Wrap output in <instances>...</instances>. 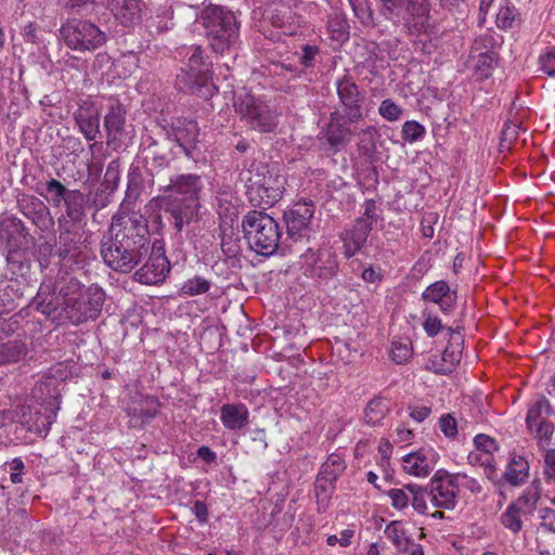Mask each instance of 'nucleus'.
<instances>
[{
  "label": "nucleus",
  "instance_id": "f257e3e1",
  "mask_svg": "<svg viewBox=\"0 0 555 555\" xmlns=\"http://www.w3.org/2000/svg\"><path fill=\"white\" fill-rule=\"evenodd\" d=\"M105 300L104 291L91 285L85 288L75 278L61 279L56 285L43 281L33 306L47 319L56 323L68 320L78 325L95 320L102 311Z\"/></svg>",
  "mask_w": 555,
  "mask_h": 555
},
{
  "label": "nucleus",
  "instance_id": "f03ea898",
  "mask_svg": "<svg viewBox=\"0 0 555 555\" xmlns=\"http://www.w3.org/2000/svg\"><path fill=\"white\" fill-rule=\"evenodd\" d=\"M132 197L137 199L138 194L128 190L118 215L113 218L112 230L116 231L115 237L101 246L104 262L113 270L124 273L132 270L139 255V221L135 212L130 209Z\"/></svg>",
  "mask_w": 555,
  "mask_h": 555
},
{
  "label": "nucleus",
  "instance_id": "7ed1b4c3",
  "mask_svg": "<svg viewBox=\"0 0 555 555\" xmlns=\"http://www.w3.org/2000/svg\"><path fill=\"white\" fill-rule=\"evenodd\" d=\"M156 177L158 189L168 193L165 211L172 219L175 229L181 232L184 224L197 220L202 178L194 173L167 177L162 170H157Z\"/></svg>",
  "mask_w": 555,
  "mask_h": 555
},
{
  "label": "nucleus",
  "instance_id": "20e7f679",
  "mask_svg": "<svg viewBox=\"0 0 555 555\" xmlns=\"http://www.w3.org/2000/svg\"><path fill=\"white\" fill-rule=\"evenodd\" d=\"M246 195L254 207L266 210L281 201L285 192L286 178L275 165L253 162L240 173Z\"/></svg>",
  "mask_w": 555,
  "mask_h": 555
},
{
  "label": "nucleus",
  "instance_id": "39448f33",
  "mask_svg": "<svg viewBox=\"0 0 555 555\" xmlns=\"http://www.w3.org/2000/svg\"><path fill=\"white\" fill-rule=\"evenodd\" d=\"M379 15L401 25L409 36H421L430 29L429 0H379Z\"/></svg>",
  "mask_w": 555,
  "mask_h": 555
},
{
  "label": "nucleus",
  "instance_id": "423d86ee",
  "mask_svg": "<svg viewBox=\"0 0 555 555\" xmlns=\"http://www.w3.org/2000/svg\"><path fill=\"white\" fill-rule=\"evenodd\" d=\"M244 237L249 247L259 255H273L281 240L278 221L263 210H251L242 220Z\"/></svg>",
  "mask_w": 555,
  "mask_h": 555
},
{
  "label": "nucleus",
  "instance_id": "0eeeda50",
  "mask_svg": "<svg viewBox=\"0 0 555 555\" xmlns=\"http://www.w3.org/2000/svg\"><path fill=\"white\" fill-rule=\"evenodd\" d=\"M210 39L211 48L219 53L234 44L238 37L236 17L230 10L209 3L197 14Z\"/></svg>",
  "mask_w": 555,
  "mask_h": 555
},
{
  "label": "nucleus",
  "instance_id": "6e6552de",
  "mask_svg": "<svg viewBox=\"0 0 555 555\" xmlns=\"http://www.w3.org/2000/svg\"><path fill=\"white\" fill-rule=\"evenodd\" d=\"M60 33L65 44L78 52L95 51L106 42L105 33L88 21L68 20Z\"/></svg>",
  "mask_w": 555,
  "mask_h": 555
},
{
  "label": "nucleus",
  "instance_id": "1a4fd4ad",
  "mask_svg": "<svg viewBox=\"0 0 555 555\" xmlns=\"http://www.w3.org/2000/svg\"><path fill=\"white\" fill-rule=\"evenodd\" d=\"M234 107L247 125L259 132L267 133L275 130L279 124L278 115L269 105L244 92L235 95Z\"/></svg>",
  "mask_w": 555,
  "mask_h": 555
},
{
  "label": "nucleus",
  "instance_id": "9d476101",
  "mask_svg": "<svg viewBox=\"0 0 555 555\" xmlns=\"http://www.w3.org/2000/svg\"><path fill=\"white\" fill-rule=\"evenodd\" d=\"M300 259L304 275L311 279L317 285L327 284L338 273V257L331 247L315 250L308 248Z\"/></svg>",
  "mask_w": 555,
  "mask_h": 555
},
{
  "label": "nucleus",
  "instance_id": "9b49d317",
  "mask_svg": "<svg viewBox=\"0 0 555 555\" xmlns=\"http://www.w3.org/2000/svg\"><path fill=\"white\" fill-rule=\"evenodd\" d=\"M375 208L374 201H366L362 216L354 220L350 229H346L341 233L340 237L344 242V255L346 258L353 257L365 245L375 221Z\"/></svg>",
  "mask_w": 555,
  "mask_h": 555
},
{
  "label": "nucleus",
  "instance_id": "f8f14e48",
  "mask_svg": "<svg viewBox=\"0 0 555 555\" xmlns=\"http://www.w3.org/2000/svg\"><path fill=\"white\" fill-rule=\"evenodd\" d=\"M188 62L185 67L181 68V74L177 76L179 88H189L192 91L199 90L210 80L209 63L203 56L201 47H191L188 52Z\"/></svg>",
  "mask_w": 555,
  "mask_h": 555
},
{
  "label": "nucleus",
  "instance_id": "ddd939ff",
  "mask_svg": "<svg viewBox=\"0 0 555 555\" xmlns=\"http://www.w3.org/2000/svg\"><path fill=\"white\" fill-rule=\"evenodd\" d=\"M357 121H350L339 108H335L328 117L327 124L320 132V139L324 140L333 152H339L345 149L354 135L352 125Z\"/></svg>",
  "mask_w": 555,
  "mask_h": 555
},
{
  "label": "nucleus",
  "instance_id": "4468645a",
  "mask_svg": "<svg viewBox=\"0 0 555 555\" xmlns=\"http://www.w3.org/2000/svg\"><path fill=\"white\" fill-rule=\"evenodd\" d=\"M463 331L464 327L461 324H457L455 327H448V345L441 353V359L430 361V369L436 374L448 375L460 363L464 344Z\"/></svg>",
  "mask_w": 555,
  "mask_h": 555
},
{
  "label": "nucleus",
  "instance_id": "2eb2a0df",
  "mask_svg": "<svg viewBox=\"0 0 555 555\" xmlns=\"http://www.w3.org/2000/svg\"><path fill=\"white\" fill-rule=\"evenodd\" d=\"M336 91L341 105V112L350 121H360L363 119L362 103L364 94L360 92L359 87L349 76H344L336 81Z\"/></svg>",
  "mask_w": 555,
  "mask_h": 555
},
{
  "label": "nucleus",
  "instance_id": "dca6fc26",
  "mask_svg": "<svg viewBox=\"0 0 555 555\" xmlns=\"http://www.w3.org/2000/svg\"><path fill=\"white\" fill-rule=\"evenodd\" d=\"M170 271V263L165 255L160 242L153 243L151 254L143 267H141V284L155 285L163 282Z\"/></svg>",
  "mask_w": 555,
  "mask_h": 555
},
{
  "label": "nucleus",
  "instance_id": "f3484780",
  "mask_svg": "<svg viewBox=\"0 0 555 555\" xmlns=\"http://www.w3.org/2000/svg\"><path fill=\"white\" fill-rule=\"evenodd\" d=\"M314 215L312 201H299L284 211L287 234L294 236L307 230Z\"/></svg>",
  "mask_w": 555,
  "mask_h": 555
},
{
  "label": "nucleus",
  "instance_id": "a211bd4d",
  "mask_svg": "<svg viewBox=\"0 0 555 555\" xmlns=\"http://www.w3.org/2000/svg\"><path fill=\"white\" fill-rule=\"evenodd\" d=\"M59 228V242H57V254L61 258H76L80 255L82 244V228L67 225L63 220Z\"/></svg>",
  "mask_w": 555,
  "mask_h": 555
},
{
  "label": "nucleus",
  "instance_id": "6ab92c4d",
  "mask_svg": "<svg viewBox=\"0 0 555 555\" xmlns=\"http://www.w3.org/2000/svg\"><path fill=\"white\" fill-rule=\"evenodd\" d=\"M64 214L57 218V224L65 219L67 225L85 227L88 198L80 190H73L63 203Z\"/></svg>",
  "mask_w": 555,
  "mask_h": 555
},
{
  "label": "nucleus",
  "instance_id": "aec40b11",
  "mask_svg": "<svg viewBox=\"0 0 555 555\" xmlns=\"http://www.w3.org/2000/svg\"><path fill=\"white\" fill-rule=\"evenodd\" d=\"M74 118L86 140L92 141L100 130V114L95 105L86 100L78 104Z\"/></svg>",
  "mask_w": 555,
  "mask_h": 555
},
{
  "label": "nucleus",
  "instance_id": "412c9836",
  "mask_svg": "<svg viewBox=\"0 0 555 555\" xmlns=\"http://www.w3.org/2000/svg\"><path fill=\"white\" fill-rule=\"evenodd\" d=\"M456 291L451 289L446 281H437L428 285L422 294L425 302H433L439 306L441 312L450 313L456 305Z\"/></svg>",
  "mask_w": 555,
  "mask_h": 555
},
{
  "label": "nucleus",
  "instance_id": "4be33fe9",
  "mask_svg": "<svg viewBox=\"0 0 555 555\" xmlns=\"http://www.w3.org/2000/svg\"><path fill=\"white\" fill-rule=\"evenodd\" d=\"M171 135L183 152L190 156L198 142L199 128L195 120H178L172 127Z\"/></svg>",
  "mask_w": 555,
  "mask_h": 555
},
{
  "label": "nucleus",
  "instance_id": "5701e85b",
  "mask_svg": "<svg viewBox=\"0 0 555 555\" xmlns=\"http://www.w3.org/2000/svg\"><path fill=\"white\" fill-rule=\"evenodd\" d=\"M126 108L119 102H114L104 118V126L107 131L109 141H125L127 133L125 132Z\"/></svg>",
  "mask_w": 555,
  "mask_h": 555
},
{
  "label": "nucleus",
  "instance_id": "b1692460",
  "mask_svg": "<svg viewBox=\"0 0 555 555\" xmlns=\"http://www.w3.org/2000/svg\"><path fill=\"white\" fill-rule=\"evenodd\" d=\"M435 454L431 450L425 451L424 449L409 453L403 456V469L410 475L416 477H426L433 469V461Z\"/></svg>",
  "mask_w": 555,
  "mask_h": 555
},
{
  "label": "nucleus",
  "instance_id": "393cba45",
  "mask_svg": "<svg viewBox=\"0 0 555 555\" xmlns=\"http://www.w3.org/2000/svg\"><path fill=\"white\" fill-rule=\"evenodd\" d=\"M248 410L244 404L227 403L221 406L220 420L230 430H240L248 424Z\"/></svg>",
  "mask_w": 555,
  "mask_h": 555
},
{
  "label": "nucleus",
  "instance_id": "a878e982",
  "mask_svg": "<svg viewBox=\"0 0 555 555\" xmlns=\"http://www.w3.org/2000/svg\"><path fill=\"white\" fill-rule=\"evenodd\" d=\"M111 10L120 25L128 27L135 24L139 12L138 0H112Z\"/></svg>",
  "mask_w": 555,
  "mask_h": 555
},
{
  "label": "nucleus",
  "instance_id": "bb28decb",
  "mask_svg": "<svg viewBox=\"0 0 555 555\" xmlns=\"http://www.w3.org/2000/svg\"><path fill=\"white\" fill-rule=\"evenodd\" d=\"M144 163L146 175L150 178L147 179V181H145V179L141 177V188H145V184L152 188L155 184H157V170H162V175H167L165 167L168 165V162L165 156L157 155L149 147L144 156Z\"/></svg>",
  "mask_w": 555,
  "mask_h": 555
},
{
  "label": "nucleus",
  "instance_id": "cd10ccee",
  "mask_svg": "<svg viewBox=\"0 0 555 555\" xmlns=\"http://www.w3.org/2000/svg\"><path fill=\"white\" fill-rule=\"evenodd\" d=\"M429 498L437 508L452 509L456 504V491L448 485L429 486Z\"/></svg>",
  "mask_w": 555,
  "mask_h": 555
},
{
  "label": "nucleus",
  "instance_id": "c85d7f7f",
  "mask_svg": "<svg viewBox=\"0 0 555 555\" xmlns=\"http://www.w3.org/2000/svg\"><path fill=\"white\" fill-rule=\"evenodd\" d=\"M541 498V487L540 482L534 480L531 482L521 493V495L514 502L513 505H516L522 514L530 515L537 508V503Z\"/></svg>",
  "mask_w": 555,
  "mask_h": 555
},
{
  "label": "nucleus",
  "instance_id": "c756f323",
  "mask_svg": "<svg viewBox=\"0 0 555 555\" xmlns=\"http://www.w3.org/2000/svg\"><path fill=\"white\" fill-rule=\"evenodd\" d=\"M390 408L388 401L382 397L373 398L364 411V420L369 425L376 426L382 423Z\"/></svg>",
  "mask_w": 555,
  "mask_h": 555
},
{
  "label": "nucleus",
  "instance_id": "7c9ffc66",
  "mask_svg": "<svg viewBox=\"0 0 555 555\" xmlns=\"http://www.w3.org/2000/svg\"><path fill=\"white\" fill-rule=\"evenodd\" d=\"M27 354V346L22 340L0 344V365L17 362Z\"/></svg>",
  "mask_w": 555,
  "mask_h": 555
},
{
  "label": "nucleus",
  "instance_id": "2f4dec72",
  "mask_svg": "<svg viewBox=\"0 0 555 555\" xmlns=\"http://www.w3.org/2000/svg\"><path fill=\"white\" fill-rule=\"evenodd\" d=\"M528 468V462L524 457H513L504 473V478L509 485L518 486L525 481Z\"/></svg>",
  "mask_w": 555,
  "mask_h": 555
},
{
  "label": "nucleus",
  "instance_id": "473e14b6",
  "mask_svg": "<svg viewBox=\"0 0 555 555\" xmlns=\"http://www.w3.org/2000/svg\"><path fill=\"white\" fill-rule=\"evenodd\" d=\"M349 3L363 26L375 27L378 25V18L374 16L371 0H349Z\"/></svg>",
  "mask_w": 555,
  "mask_h": 555
},
{
  "label": "nucleus",
  "instance_id": "72a5a7b5",
  "mask_svg": "<svg viewBox=\"0 0 555 555\" xmlns=\"http://www.w3.org/2000/svg\"><path fill=\"white\" fill-rule=\"evenodd\" d=\"M46 191L47 201L50 202L53 206L60 207L61 204L66 201L72 190L66 189V186L59 180L51 178L46 182Z\"/></svg>",
  "mask_w": 555,
  "mask_h": 555
},
{
  "label": "nucleus",
  "instance_id": "f704fd0d",
  "mask_svg": "<svg viewBox=\"0 0 555 555\" xmlns=\"http://www.w3.org/2000/svg\"><path fill=\"white\" fill-rule=\"evenodd\" d=\"M526 514H522V512L516 507V505H513L512 503L507 506L505 512L501 515V524L513 532L514 534H517L522 529V520L521 517Z\"/></svg>",
  "mask_w": 555,
  "mask_h": 555
},
{
  "label": "nucleus",
  "instance_id": "c9c22d12",
  "mask_svg": "<svg viewBox=\"0 0 555 555\" xmlns=\"http://www.w3.org/2000/svg\"><path fill=\"white\" fill-rule=\"evenodd\" d=\"M345 461L337 454H331L322 464L318 475L336 482L338 476L345 470Z\"/></svg>",
  "mask_w": 555,
  "mask_h": 555
},
{
  "label": "nucleus",
  "instance_id": "e433bc0d",
  "mask_svg": "<svg viewBox=\"0 0 555 555\" xmlns=\"http://www.w3.org/2000/svg\"><path fill=\"white\" fill-rule=\"evenodd\" d=\"M496 46V41L491 35H481L478 36L472 47L469 52V57L475 59V56L488 55L496 53L494 51Z\"/></svg>",
  "mask_w": 555,
  "mask_h": 555
},
{
  "label": "nucleus",
  "instance_id": "4c0bfd02",
  "mask_svg": "<svg viewBox=\"0 0 555 555\" xmlns=\"http://www.w3.org/2000/svg\"><path fill=\"white\" fill-rule=\"evenodd\" d=\"M405 489L410 492V502L412 507L420 514H424L427 509L426 498L429 496V489L416 483L405 485Z\"/></svg>",
  "mask_w": 555,
  "mask_h": 555
},
{
  "label": "nucleus",
  "instance_id": "58836bf2",
  "mask_svg": "<svg viewBox=\"0 0 555 555\" xmlns=\"http://www.w3.org/2000/svg\"><path fill=\"white\" fill-rule=\"evenodd\" d=\"M552 406L547 400H540L535 402L527 412L526 425L529 430H533V427L538 425L542 420L543 413L551 414Z\"/></svg>",
  "mask_w": 555,
  "mask_h": 555
},
{
  "label": "nucleus",
  "instance_id": "ea45409f",
  "mask_svg": "<svg viewBox=\"0 0 555 555\" xmlns=\"http://www.w3.org/2000/svg\"><path fill=\"white\" fill-rule=\"evenodd\" d=\"M327 29L331 34V38L335 41L343 42L349 38L348 24L346 20L338 14L330 17Z\"/></svg>",
  "mask_w": 555,
  "mask_h": 555
},
{
  "label": "nucleus",
  "instance_id": "a19ab883",
  "mask_svg": "<svg viewBox=\"0 0 555 555\" xmlns=\"http://www.w3.org/2000/svg\"><path fill=\"white\" fill-rule=\"evenodd\" d=\"M76 363L73 359L57 362L48 370V377L65 382L74 374Z\"/></svg>",
  "mask_w": 555,
  "mask_h": 555
},
{
  "label": "nucleus",
  "instance_id": "79ce46f5",
  "mask_svg": "<svg viewBox=\"0 0 555 555\" xmlns=\"http://www.w3.org/2000/svg\"><path fill=\"white\" fill-rule=\"evenodd\" d=\"M210 288V282L202 276H195L184 282L180 292L183 295L196 296L205 294Z\"/></svg>",
  "mask_w": 555,
  "mask_h": 555
},
{
  "label": "nucleus",
  "instance_id": "37998d69",
  "mask_svg": "<svg viewBox=\"0 0 555 555\" xmlns=\"http://www.w3.org/2000/svg\"><path fill=\"white\" fill-rule=\"evenodd\" d=\"M518 16L515 7L511 2H506L496 14V25L503 29L512 28Z\"/></svg>",
  "mask_w": 555,
  "mask_h": 555
},
{
  "label": "nucleus",
  "instance_id": "c03bdc74",
  "mask_svg": "<svg viewBox=\"0 0 555 555\" xmlns=\"http://www.w3.org/2000/svg\"><path fill=\"white\" fill-rule=\"evenodd\" d=\"M335 488V481L327 480L324 476H317L314 483V493L319 504H325L330 500Z\"/></svg>",
  "mask_w": 555,
  "mask_h": 555
},
{
  "label": "nucleus",
  "instance_id": "a18cd8bd",
  "mask_svg": "<svg viewBox=\"0 0 555 555\" xmlns=\"http://www.w3.org/2000/svg\"><path fill=\"white\" fill-rule=\"evenodd\" d=\"M474 68L482 78H488L498 62V53L475 56Z\"/></svg>",
  "mask_w": 555,
  "mask_h": 555
},
{
  "label": "nucleus",
  "instance_id": "49530a36",
  "mask_svg": "<svg viewBox=\"0 0 555 555\" xmlns=\"http://www.w3.org/2000/svg\"><path fill=\"white\" fill-rule=\"evenodd\" d=\"M520 126L517 122L506 121L501 132L500 147L509 150L512 144L517 140Z\"/></svg>",
  "mask_w": 555,
  "mask_h": 555
},
{
  "label": "nucleus",
  "instance_id": "de8ad7c7",
  "mask_svg": "<svg viewBox=\"0 0 555 555\" xmlns=\"http://www.w3.org/2000/svg\"><path fill=\"white\" fill-rule=\"evenodd\" d=\"M425 128L417 121H405L402 126V138L408 142H415L425 135Z\"/></svg>",
  "mask_w": 555,
  "mask_h": 555
},
{
  "label": "nucleus",
  "instance_id": "09e8293b",
  "mask_svg": "<svg viewBox=\"0 0 555 555\" xmlns=\"http://www.w3.org/2000/svg\"><path fill=\"white\" fill-rule=\"evenodd\" d=\"M378 113L386 120L396 121L401 117L403 109L399 105H397L392 100L386 99L382 101L378 107Z\"/></svg>",
  "mask_w": 555,
  "mask_h": 555
},
{
  "label": "nucleus",
  "instance_id": "8fccbe9b",
  "mask_svg": "<svg viewBox=\"0 0 555 555\" xmlns=\"http://www.w3.org/2000/svg\"><path fill=\"white\" fill-rule=\"evenodd\" d=\"M423 328L428 337L437 336L438 333L442 330H446L448 332L449 326H443L441 320L438 317L431 315L426 311H423Z\"/></svg>",
  "mask_w": 555,
  "mask_h": 555
},
{
  "label": "nucleus",
  "instance_id": "3c124183",
  "mask_svg": "<svg viewBox=\"0 0 555 555\" xmlns=\"http://www.w3.org/2000/svg\"><path fill=\"white\" fill-rule=\"evenodd\" d=\"M319 53L320 48L318 46L305 44L301 47V53L297 54L298 61L306 68L313 67Z\"/></svg>",
  "mask_w": 555,
  "mask_h": 555
},
{
  "label": "nucleus",
  "instance_id": "603ef678",
  "mask_svg": "<svg viewBox=\"0 0 555 555\" xmlns=\"http://www.w3.org/2000/svg\"><path fill=\"white\" fill-rule=\"evenodd\" d=\"M388 496L391 500L392 507L403 509L410 502V492L405 486L401 489H391L388 491Z\"/></svg>",
  "mask_w": 555,
  "mask_h": 555
},
{
  "label": "nucleus",
  "instance_id": "864d4df0",
  "mask_svg": "<svg viewBox=\"0 0 555 555\" xmlns=\"http://www.w3.org/2000/svg\"><path fill=\"white\" fill-rule=\"evenodd\" d=\"M160 403L157 398L146 396L141 398V418H153L159 411Z\"/></svg>",
  "mask_w": 555,
  "mask_h": 555
},
{
  "label": "nucleus",
  "instance_id": "5fc2aeb1",
  "mask_svg": "<svg viewBox=\"0 0 555 555\" xmlns=\"http://www.w3.org/2000/svg\"><path fill=\"white\" fill-rule=\"evenodd\" d=\"M56 418V411H51L47 415H39L34 425L29 426L28 429L36 434H47Z\"/></svg>",
  "mask_w": 555,
  "mask_h": 555
},
{
  "label": "nucleus",
  "instance_id": "6e6d98bb",
  "mask_svg": "<svg viewBox=\"0 0 555 555\" xmlns=\"http://www.w3.org/2000/svg\"><path fill=\"white\" fill-rule=\"evenodd\" d=\"M533 428H535V438L538 439L539 443L542 447L547 446L554 433L553 424L550 422L541 421Z\"/></svg>",
  "mask_w": 555,
  "mask_h": 555
},
{
  "label": "nucleus",
  "instance_id": "4d7b16f0",
  "mask_svg": "<svg viewBox=\"0 0 555 555\" xmlns=\"http://www.w3.org/2000/svg\"><path fill=\"white\" fill-rule=\"evenodd\" d=\"M221 249L227 257H235L241 251L240 238H233L231 235L224 234L221 241Z\"/></svg>",
  "mask_w": 555,
  "mask_h": 555
},
{
  "label": "nucleus",
  "instance_id": "13d9d810",
  "mask_svg": "<svg viewBox=\"0 0 555 555\" xmlns=\"http://www.w3.org/2000/svg\"><path fill=\"white\" fill-rule=\"evenodd\" d=\"M392 359L395 362L401 364L406 362L412 356V348L408 344L392 343Z\"/></svg>",
  "mask_w": 555,
  "mask_h": 555
},
{
  "label": "nucleus",
  "instance_id": "bf43d9fd",
  "mask_svg": "<svg viewBox=\"0 0 555 555\" xmlns=\"http://www.w3.org/2000/svg\"><path fill=\"white\" fill-rule=\"evenodd\" d=\"M439 426L448 438H454L457 435V423L451 414H443L439 420Z\"/></svg>",
  "mask_w": 555,
  "mask_h": 555
},
{
  "label": "nucleus",
  "instance_id": "052dcab7",
  "mask_svg": "<svg viewBox=\"0 0 555 555\" xmlns=\"http://www.w3.org/2000/svg\"><path fill=\"white\" fill-rule=\"evenodd\" d=\"M540 68L547 76L555 77V50H551L539 57Z\"/></svg>",
  "mask_w": 555,
  "mask_h": 555
},
{
  "label": "nucleus",
  "instance_id": "680f3d73",
  "mask_svg": "<svg viewBox=\"0 0 555 555\" xmlns=\"http://www.w3.org/2000/svg\"><path fill=\"white\" fill-rule=\"evenodd\" d=\"M539 517L541 519V527L555 533V511L550 507L540 508Z\"/></svg>",
  "mask_w": 555,
  "mask_h": 555
},
{
  "label": "nucleus",
  "instance_id": "e2e57ef3",
  "mask_svg": "<svg viewBox=\"0 0 555 555\" xmlns=\"http://www.w3.org/2000/svg\"><path fill=\"white\" fill-rule=\"evenodd\" d=\"M377 130L374 127H367L360 132V140L363 144L365 152H373L375 150V135Z\"/></svg>",
  "mask_w": 555,
  "mask_h": 555
},
{
  "label": "nucleus",
  "instance_id": "0e129e2a",
  "mask_svg": "<svg viewBox=\"0 0 555 555\" xmlns=\"http://www.w3.org/2000/svg\"><path fill=\"white\" fill-rule=\"evenodd\" d=\"M11 466V475L10 480L12 483L17 485L23 481V474H24V462L21 457H14L12 462L10 463Z\"/></svg>",
  "mask_w": 555,
  "mask_h": 555
},
{
  "label": "nucleus",
  "instance_id": "69168bd1",
  "mask_svg": "<svg viewBox=\"0 0 555 555\" xmlns=\"http://www.w3.org/2000/svg\"><path fill=\"white\" fill-rule=\"evenodd\" d=\"M474 442L477 449L485 451L486 453H491L492 450H496L498 446L494 439L487 435L479 434L475 437Z\"/></svg>",
  "mask_w": 555,
  "mask_h": 555
},
{
  "label": "nucleus",
  "instance_id": "338daca9",
  "mask_svg": "<svg viewBox=\"0 0 555 555\" xmlns=\"http://www.w3.org/2000/svg\"><path fill=\"white\" fill-rule=\"evenodd\" d=\"M385 535L390 540L392 541V543L396 545V546H401L402 545V532L400 530V525L398 521H392L390 522L385 531H384Z\"/></svg>",
  "mask_w": 555,
  "mask_h": 555
},
{
  "label": "nucleus",
  "instance_id": "774afa93",
  "mask_svg": "<svg viewBox=\"0 0 555 555\" xmlns=\"http://www.w3.org/2000/svg\"><path fill=\"white\" fill-rule=\"evenodd\" d=\"M544 474L547 476V478H554L555 477V449H551L545 453L544 456Z\"/></svg>",
  "mask_w": 555,
  "mask_h": 555
}]
</instances>
